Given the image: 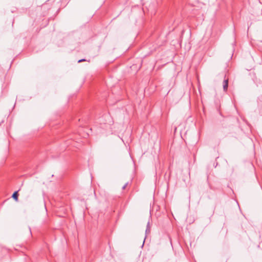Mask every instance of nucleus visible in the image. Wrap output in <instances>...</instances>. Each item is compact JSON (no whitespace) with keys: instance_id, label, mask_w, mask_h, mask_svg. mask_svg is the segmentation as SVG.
<instances>
[{"instance_id":"nucleus-1","label":"nucleus","mask_w":262,"mask_h":262,"mask_svg":"<svg viewBox=\"0 0 262 262\" xmlns=\"http://www.w3.org/2000/svg\"><path fill=\"white\" fill-rule=\"evenodd\" d=\"M223 89L225 92H226L228 87V79H224L223 81Z\"/></svg>"},{"instance_id":"nucleus-2","label":"nucleus","mask_w":262,"mask_h":262,"mask_svg":"<svg viewBox=\"0 0 262 262\" xmlns=\"http://www.w3.org/2000/svg\"><path fill=\"white\" fill-rule=\"evenodd\" d=\"M18 192L17 191H15L13 193V195H12V198L16 201H18Z\"/></svg>"},{"instance_id":"nucleus-3","label":"nucleus","mask_w":262,"mask_h":262,"mask_svg":"<svg viewBox=\"0 0 262 262\" xmlns=\"http://www.w3.org/2000/svg\"><path fill=\"white\" fill-rule=\"evenodd\" d=\"M127 183H126L123 187H122V189H125V188L126 187V186H127Z\"/></svg>"},{"instance_id":"nucleus-4","label":"nucleus","mask_w":262,"mask_h":262,"mask_svg":"<svg viewBox=\"0 0 262 262\" xmlns=\"http://www.w3.org/2000/svg\"><path fill=\"white\" fill-rule=\"evenodd\" d=\"M85 61V60L84 59H82L79 60L78 62H82V61Z\"/></svg>"}]
</instances>
